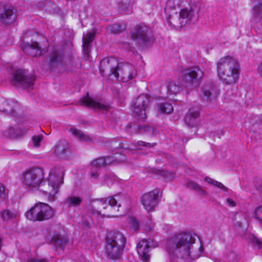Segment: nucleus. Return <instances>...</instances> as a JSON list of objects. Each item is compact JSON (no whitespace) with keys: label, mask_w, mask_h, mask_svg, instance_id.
I'll list each match as a JSON object with an SVG mask.
<instances>
[{"label":"nucleus","mask_w":262,"mask_h":262,"mask_svg":"<svg viewBox=\"0 0 262 262\" xmlns=\"http://www.w3.org/2000/svg\"><path fill=\"white\" fill-rule=\"evenodd\" d=\"M44 173L42 169L33 167L24 171L20 177L23 187L30 190L39 189L48 197L50 201H54L59 191L60 186L63 184V173L56 174L54 170L49 172L47 182L44 184Z\"/></svg>","instance_id":"1"},{"label":"nucleus","mask_w":262,"mask_h":262,"mask_svg":"<svg viewBox=\"0 0 262 262\" xmlns=\"http://www.w3.org/2000/svg\"><path fill=\"white\" fill-rule=\"evenodd\" d=\"M195 238L190 234L183 233L171 237L167 242V250L169 254L170 262L173 261L175 255L177 258L182 257L185 259H195L198 258L202 251L199 247V250H194L193 244Z\"/></svg>","instance_id":"2"},{"label":"nucleus","mask_w":262,"mask_h":262,"mask_svg":"<svg viewBox=\"0 0 262 262\" xmlns=\"http://www.w3.org/2000/svg\"><path fill=\"white\" fill-rule=\"evenodd\" d=\"M216 69L218 77L223 83L232 85L238 81L240 65L232 57L226 56L221 58L217 62Z\"/></svg>","instance_id":"3"},{"label":"nucleus","mask_w":262,"mask_h":262,"mask_svg":"<svg viewBox=\"0 0 262 262\" xmlns=\"http://www.w3.org/2000/svg\"><path fill=\"white\" fill-rule=\"evenodd\" d=\"M126 242L124 235L117 232L106 238L105 252L108 258L118 260L120 258Z\"/></svg>","instance_id":"4"},{"label":"nucleus","mask_w":262,"mask_h":262,"mask_svg":"<svg viewBox=\"0 0 262 262\" xmlns=\"http://www.w3.org/2000/svg\"><path fill=\"white\" fill-rule=\"evenodd\" d=\"M54 213V209L49 204L38 202L27 211L25 215L27 219L32 221H45L51 219Z\"/></svg>","instance_id":"5"},{"label":"nucleus","mask_w":262,"mask_h":262,"mask_svg":"<svg viewBox=\"0 0 262 262\" xmlns=\"http://www.w3.org/2000/svg\"><path fill=\"white\" fill-rule=\"evenodd\" d=\"M119 67L120 62L116 58H105L100 61L99 70L102 75H107L112 80L119 79Z\"/></svg>","instance_id":"6"},{"label":"nucleus","mask_w":262,"mask_h":262,"mask_svg":"<svg viewBox=\"0 0 262 262\" xmlns=\"http://www.w3.org/2000/svg\"><path fill=\"white\" fill-rule=\"evenodd\" d=\"M124 200L125 196L124 195L119 194L106 199H101L99 200L96 201L94 202L93 206L94 207L100 209L98 211V213L101 214V209L100 207H102L103 210H105L107 208H108L109 210L112 212L113 210H115V207L118 208L121 207Z\"/></svg>","instance_id":"7"},{"label":"nucleus","mask_w":262,"mask_h":262,"mask_svg":"<svg viewBox=\"0 0 262 262\" xmlns=\"http://www.w3.org/2000/svg\"><path fill=\"white\" fill-rule=\"evenodd\" d=\"M35 77L26 71L17 70L13 75V84L24 89H31L34 85Z\"/></svg>","instance_id":"8"},{"label":"nucleus","mask_w":262,"mask_h":262,"mask_svg":"<svg viewBox=\"0 0 262 262\" xmlns=\"http://www.w3.org/2000/svg\"><path fill=\"white\" fill-rule=\"evenodd\" d=\"M132 38L139 43L146 45L152 38L150 29L145 25L136 26L132 32Z\"/></svg>","instance_id":"9"},{"label":"nucleus","mask_w":262,"mask_h":262,"mask_svg":"<svg viewBox=\"0 0 262 262\" xmlns=\"http://www.w3.org/2000/svg\"><path fill=\"white\" fill-rule=\"evenodd\" d=\"M204 76L202 70L199 67L187 68L182 70L181 79L182 81L190 84L201 79Z\"/></svg>","instance_id":"10"},{"label":"nucleus","mask_w":262,"mask_h":262,"mask_svg":"<svg viewBox=\"0 0 262 262\" xmlns=\"http://www.w3.org/2000/svg\"><path fill=\"white\" fill-rule=\"evenodd\" d=\"M149 99L146 95H141L133 103V110L139 119L146 118V111L148 106Z\"/></svg>","instance_id":"11"},{"label":"nucleus","mask_w":262,"mask_h":262,"mask_svg":"<svg viewBox=\"0 0 262 262\" xmlns=\"http://www.w3.org/2000/svg\"><path fill=\"white\" fill-rule=\"evenodd\" d=\"M158 246L157 243H154L150 238L143 239L139 242L137 246L138 254L142 262H149L150 256L149 253L150 248H155Z\"/></svg>","instance_id":"12"},{"label":"nucleus","mask_w":262,"mask_h":262,"mask_svg":"<svg viewBox=\"0 0 262 262\" xmlns=\"http://www.w3.org/2000/svg\"><path fill=\"white\" fill-rule=\"evenodd\" d=\"M159 190L154 189L144 194L141 199V203L148 212L153 211L159 201Z\"/></svg>","instance_id":"13"},{"label":"nucleus","mask_w":262,"mask_h":262,"mask_svg":"<svg viewBox=\"0 0 262 262\" xmlns=\"http://www.w3.org/2000/svg\"><path fill=\"white\" fill-rule=\"evenodd\" d=\"M119 78L123 82H128L134 78L137 75L135 67L130 63L120 62L119 67Z\"/></svg>","instance_id":"14"},{"label":"nucleus","mask_w":262,"mask_h":262,"mask_svg":"<svg viewBox=\"0 0 262 262\" xmlns=\"http://www.w3.org/2000/svg\"><path fill=\"white\" fill-rule=\"evenodd\" d=\"M119 157H122L120 154H116L113 156L101 157L93 160L91 162L92 168H100L108 164L113 163L115 162H120L125 159H119Z\"/></svg>","instance_id":"15"},{"label":"nucleus","mask_w":262,"mask_h":262,"mask_svg":"<svg viewBox=\"0 0 262 262\" xmlns=\"http://www.w3.org/2000/svg\"><path fill=\"white\" fill-rule=\"evenodd\" d=\"M79 103L81 105L92 107L95 110L102 111L103 112H107L110 108L108 105L101 103L93 100L89 96L88 93L86 97H83L81 99Z\"/></svg>","instance_id":"16"},{"label":"nucleus","mask_w":262,"mask_h":262,"mask_svg":"<svg viewBox=\"0 0 262 262\" xmlns=\"http://www.w3.org/2000/svg\"><path fill=\"white\" fill-rule=\"evenodd\" d=\"M219 94L217 86L209 84L202 88V99L207 101H211L216 98Z\"/></svg>","instance_id":"17"},{"label":"nucleus","mask_w":262,"mask_h":262,"mask_svg":"<svg viewBox=\"0 0 262 262\" xmlns=\"http://www.w3.org/2000/svg\"><path fill=\"white\" fill-rule=\"evenodd\" d=\"M199 111V107H192L189 110L184 118L185 122L188 126L193 127L196 125V120L200 116Z\"/></svg>","instance_id":"18"},{"label":"nucleus","mask_w":262,"mask_h":262,"mask_svg":"<svg viewBox=\"0 0 262 262\" xmlns=\"http://www.w3.org/2000/svg\"><path fill=\"white\" fill-rule=\"evenodd\" d=\"M16 15L14 10L10 8H5L0 13V21L5 24H10L16 19Z\"/></svg>","instance_id":"19"},{"label":"nucleus","mask_w":262,"mask_h":262,"mask_svg":"<svg viewBox=\"0 0 262 262\" xmlns=\"http://www.w3.org/2000/svg\"><path fill=\"white\" fill-rule=\"evenodd\" d=\"M23 49L25 53L33 57L39 56L41 52L40 47L36 41L26 45Z\"/></svg>","instance_id":"20"},{"label":"nucleus","mask_w":262,"mask_h":262,"mask_svg":"<svg viewBox=\"0 0 262 262\" xmlns=\"http://www.w3.org/2000/svg\"><path fill=\"white\" fill-rule=\"evenodd\" d=\"M167 23L171 26L178 28L182 27L186 24V20H182L179 14L172 12L167 18Z\"/></svg>","instance_id":"21"},{"label":"nucleus","mask_w":262,"mask_h":262,"mask_svg":"<svg viewBox=\"0 0 262 262\" xmlns=\"http://www.w3.org/2000/svg\"><path fill=\"white\" fill-rule=\"evenodd\" d=\"M69 149V144L66 141H60L56 145L54 152L56 155L59 157H63Z\"/></svg>","instance_id":"22"},{"label":"nucleus","mask_w":262,"mask_h":262,"mask_svg":"<svg viewBox=\"0 0 262 262\" xmlns=\"http://www.w3.org/2000/svg\"><path fill=\"white\" fill-rule=\"evenodd\" d=\"M63 54L56 49L53 50L50 55V63L54 65H57L62 62Z\"/></svg>","instance_id":"23"},{"label":"nucleus","mask_w":262,"mask_h":262,"mask_svg":"<svg viewBox=\"0 0 262 262\" xmlns=\"http://www.w3.org/2000/svg\"><path fill=\"white\" fill-rule=\"evenodd\" d=\"M133 4L132 0L120 1L117 4L118 10L121 13L129 12L132 8Z\"/></svg>","instance_id":"24"},{"label":"nucleus","mask_w":262,"mask_h":262,"mask_svg":"<svg viewBox=\"0 0 262 262\" xmlns=\"http://www.w3.org/2000/svg\"><path fill=\"white\" fill-rule=\"evenodd\" d=\"M179 16L182 20L191 21L194 17V11L191 9H188L187 8L182 9L179 13Z\"/></svg>","instance_id":"25"},{"label":"nucleus","mask_w":262,"mask_h":262,"mask_svg":"<svg viewBox=\"0 0 262 262\" xmlns=\"http://www.w3.org/2000/svg\"><path fill=\"white\" fill-rule=\"evenodd\" d=\"M18 215V213L16 211L10 210L9 209H6L1 212V217L4 222L16 219Z\"/></svg>","instance_id":"26"},{"label":"nucleus","mask_w":262,"mask_h":262,"mask_svg":"<svg viewBox=\"0 0 262 262\" xmlns=\"http://www.w3.org/2000/svg\"><path fill=\"white\" fill-rule=\"evenodd\" d=\"M95 36V33L90 32L83 35V48L85 52H88L90 48V44L93 41Z\"/></svg>","instance_id":"27"},{"label":"nucleus","mask_w":262,"mask_h":262,"mask_svg":"<svg viewBox=\"0 0 262 262\" xmlns=\"http://www.w3.org/2000/svg\"><path fill=\"white\" fill-rule=\"evenodd\" d=\"M185 0H168L165 11L166 13H169L170 10L176 9L177 7L179 8Z\"/></svg>","instance_id":"28"},{"label":"nucleus","mask_w":262,"mask_h":262,"mask_svg":"<svg viewBox=\"0 0 262 262\" xmlns=\"http://www.w3.org/2000/svg\"><path fill=\"white\" fill-rule=\"evenodd\" d=\"M66 202L69 207H77L81 203L82 199L80 196H71L66 199Z\"/></svg>","instance_id":"29"},{"label":"nucleus","mask_w":262,"mask_h":262,"mask_svg":"<svg viewBox=\"0 0 262 262\" xmlns=\"http://www.w3.org/2000/svg\"><path fill=\"white\" fill-rule=\"evenodd\" d=\"M71 133L76 137H77L81 141H89L91 140L90 138L86 135H85L80 130L72 128L70 129Z\"/></svg>","instance_id":"30"},{"label":"nucleus","mask_w":262,"mask_h":262,"mask_svg":"<svg viewBox=\"0 0 262 262\" xmlns=\"http://www.w3.org/2000/svg\"><path fill=\"white\" fill-rule=\"evenodd\" d=\"M158 106L159 111L161 113L169 114L173 110L172 105L170 103L167 102L160 103L158 104Z\"/></svg>","instance_id":"31"},{"label":"nucleus","mask_w":262,"mask_h":262,"mask_svg":"<svg viewBox=\"0 0 262 262\" xmlns=\"http://www.w3.org/2000/svg\"><path fill=\"white\" fill-rule=\"evenodd\" d=\"M52 241L54 243L55 246L61 249H63L67 243L66 237L61 236H54L52 238Z\"/></svg>","instance_id":"32"},{"label":"nucleus","mask_w":262,"mask_h":262,"mask_svg":"<svg viewBox=\"0 0 262 262\" xmlns=\"http://www.w3.org/2000/svg\"><path fill=\"white\" fill-rule=\"evenodd\" d=\"M253 14L257 17L262 18V0H258L253 8Z\"/></svg>","instance_id":"33"},{"label":"nucleus","mask_w":262,"mask_h":262,"mask_svg":"<svg viewBox=\"0 0 262 262\" xmlns=\"http://www.w3.org/2000/svg\"><path fill=\"white\" fill-rule=\"evenodd\" d=\"M125 28V26L123 24H114L109 26L108 29L114 34H118L121 32Z\"/></svg>","instance_id":"34"},{"label":"nucleus","mask_w":262,"mask_h":262,"mask_svg":"<svg viewBox=\"0 0 262 262\" xmlns=\"http://www.w3.org/2000/svg\"><path fill=\"white\" fill-rule=\"evenodd\" d=\"M205 181L207 182L209 184L216 186L217 187L222 189L223 191H227L228 190V188L225 186L222 183L216 180H214L212 178L209 177H206L205 178Z\"/></svg>","instance_id":"35"},{"label":"nucleus","mask_w":262,"mask_h":262,"mask_svg":"<svg viewBox=\"0 0 262 262\" xmlns=\"http://www.w3.org/2000/svg\"><path fill=\"white\" fill-rule=\"evenodd\" d=\"M167 90L170 94L175 95L180 91V86L175 82L171 81L168 84Z\"/></svg>","instance_id":"36"},{"label":"nucleus","mask_w":262,"mask_h":262,"mask_svg":"<svg viewBox=\"0 0 262 262\" xmlns=\"http://www.w3.org/2000/svg\"><path fill=\"white\" fill-rule=\"evenodd\" d=\"M187 187L190 189L200 191L202 193H206V192L204 190H203L199 184L191 181H189L187 182Z\"/></svg>","instance_id":"37"},{"label":"nucleus","mask_w":262,"mask_h":262,"mask_svg":"<svg viewBox=\"0 0 262 262\" xmlns=\"http://www.w3.org/2000/svg\"><path fill=\"white\" fill-rule=\"evenodd\" d=\"M138 128L140 130L146 132L149 135H152L155 134L154 129L150 126H139Z\"/></svg>","instance_id":"38"},{"label":"nucleus","mask_w":262,"mask_h":262,"mask_svg":"<svg viewBox=\"0 0 262 262\" xmlns=\"http://www.w3.org/2000/svg\"><path fill=\"white\" fill-rule=\"evenodd\" d=\"M254 214L255 218L262 224V206L255 209Z\"/></svg>","instance_id":"39"},{"label":"nucleus","mask_w":262,"mask_h":262,"mask_svg":"<svg viewBox=\"0 0 262 262\" xmlns=\"http://www.w3.org/2000/svg\"><path fill=\"white\" fill-rule=\"evenodd\" d=\"M14 104V103L12 102H5V104L6 105L7 107L6 108H4L3 110V111L6 112L7 113H9V114H13V113L14 112V110L12 107V105Z\"/></svg>","instance_id":"40"},{"label":"nucleus","mask_w":262,"mask_h":262,"mask_svg":"<svg viewBox=\"0 0 262 262\" xmlns=\"http://www.w3.org/2000/svg\"><path fill=\"white\" fill-rule=\"evenodd\" d=\"M42 136L41 135L34 136L32 137V141L34 146L35 147H39L40 143L42 140Z\"/></svg>","instance_id":"41"},{"label":"nucleus","mask_w":262,"mask_h":262,"mask_svg":"<svg viewBox=\"0 0 262 262\" xmlns=\"http://www.w3.org/2000/svg\"><path fill=\"white\" fill-rule=\"evenodd\" d=\"M8 196V192L5 189V186L0 183V198L5 199Z\"/></svg>","instance_id":"42"},{"label":"nucleus","mask_w":262,"mask_h":262,"mask_svg":"<svg viewBox=\"0 0 262 262\" xmlns=\"http://www.w3.org/2000/svg\"><path fill=\"white\" fill-rule=\"evenodd\" d=\"M155 143H146L142 141H139L137 142V145L138 148L141 149L140 148L141 146H144V147H153L155 145Z\"/></svg>","instance_id":"43"},{"label":"nucleus","mask_w":262,"mask_h":262,"mask_svg":"<svg viewBox=\"0 0 262 262\" xmlns=\"http://www.w3.org/2000/svg\"><path fill=\"white\" fill-rule=\"evenodd\" d=\"M91 220L90 217L83 220L82 222V226L85 228H89L91 225Z\"/></svg>","instance_id":"44"},{"label":"nucleus","mask_w":262,"mask_h":262,"mask_svg":"<svg viewBox=\"0 0 262 262\" xmlns=\"http://www.w3.org/2000/svg\"><path fill=\"white\" fill-rule=\"evenodd\" d=\"M226 202L228 206L230 207H234L236 205V203L231 198L227 199Z\"/></svg>","instance_id":"45"},{"label":"nucleus","mask_w":262,"mask_h":262,"mask_svg":"<svg viewBox=\"0 0 262 262\" xmlns=\"http://www.w3.org/2000/svg\"><path fill=\"white\" fill-rule=\"evenodd\" d=\"M132 222L133 227L134 229H136L138 227V224L137 221L135 219H132L131 220Z\"/></svg>","instance_id":"46"},{"label":"nucleus","mask_w":262,"mask_h":262,"mask_svg":"<svg viewBox=\"0 0 262 262\" xmlns=\"http://www.w3.org/2000/svg\"><path fill=\"white\" fill-rule=\"evenodd\" d=\"M256 243L258 246V249H262V242L258 239H256Z\"/></svg>","instance_id":"47"},{"label":"nucleus","mask_w":262,"mask_h":262,"mask_svg":"<svg viewBox=\"0 0 262 262\" xmlns=\"http://www.w3.org/2000/svg\"><path fill=\"white\" fill-rule=\"evenodd\" d=\"M91 176L92 178H96L98 177V174L97 173V172L96 171V172H92L91 173Z\"/></svg>","instance_id":"48"},{"label":"nucleus","mask_w":262,"mask_h":262,"mask_svg":"<svg viewBox=\"0 0 262 262\" xmlns=\"http://www.w3.org/2000/svg\"><path fill=\"white\" fill-rule=\"evenodd\" d=\"M104 215L107 216V217H113V216H118V214H112L111 213H107L105 214V212H104Z\"/></svg>","instance_id":"49"},{"label":"nucleus","mask_w":262,"mask_h":262,"mask_svg":"<svg viewBox=\"0 0 262 262\" xmlns=\"http://www.w3.org/2000/svg\"><path fill=\"white\" fill-rule=\"evenodd\" d=\"M105 179H106V181H107L108 178L107 177H106Z\"/></svg>","instance_id":"50"}]
</instances>
